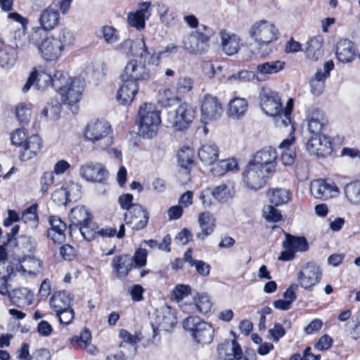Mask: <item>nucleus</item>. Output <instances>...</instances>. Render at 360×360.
Here are the masks:
<instances>
[{
    "label": "nucleus",
    "instance_id": "f257e3e1",
    "mask_svg": "<svg viewBox=\"0 0 360 360\" xmlns=\"http://www.w3.org/2000/svg\"><path fill=\"white\" fill-rule=\"evenodd\" d=\"M260 106L264 112L275 117L277 127H288L291 123V112L293 101L288 99L285 108L282 107L281 98L278 93L266 87H262L259 91Z\"/></svg>",
    "mask_w": 360,
    "mask_h": 360
},
{
    "label": "nucleus",
    "instance_id": "f03ea898",
    "mask_svg": "<svg viewBox=\"0 0 360 360\" xmlns=\"http://www.w3.org/2000/svg\"><path fill=\"white\" fill-rule=\"evenodd\" d=\"M83 134L85 140L91 143L94 150H105L113 142L111 126L104 120L89 122L83 130Z\"/></svg>",
    "mask_w": 360,
    "mask_h": 360
},
{
    "label": "nucleus",
    "instance_id": "7ed1b4c3",
    "mask_svg": "<svg viewBox=\"0 0 360 360\" xmlns=\"http://www.w3.org/2000/svg\"><path fill=\"white\" fill-rule=\"evenodd\" d=\"M137 122L139 133L145 138L151 139L156 135L161 122L160 111L155 105L146 103L139 108Z\"/></svg>",
    "mask_w": 360,
    "mask_h": 360
},
{
    "label": "nucleus",
    "instance_id": "20e7f679",
    "mask_svg": "<svg viewBox=\"0 0 360 360\" xmlns=\"http://www.w3.org/2000/svg\"><path fill=\"white\" fill-rule=\"evenodd\" d=\"M248 35L260 50L277 41L279 32L274 24L266 20H260L250 27Z\"/></svg>",
    "mask_w": 360,
    "mask_h": 360
},
{
    "label": "nucleus",
    "instance_id": "39448f33",
    "mask_svg": "<svg viewBox=\"0 0 360 360\" xmlns=\"http://www.w3.org/2000/svg\"><path fill=\"white\" fill-rule=\"evenodd\" d=\"M183 326L197 343L210 344L213 340V327L198 316H188L184 321Z\"/></svg>",
    "mask_w": 360,
    "mask_h": 360
},
{
    "label": "nucleus",
    "instance_id": "423d86ee",
    "mask_svg": "<svg viewBox=\"0 0 360 360\" xmlns=\"http://www.w3.org/2000/svg\"><path fill=\"white\" fill-rule=\"evenodd\" d=\"M195 116V109L190 104L182 103L174 111L168 112L166 119L167 127L175 130L184 131L191 125Z\"/></svg>",
    "mask_w": 360,
    "mask_h": 360
},
{
    "label": "nucleus",
    "instance_id": "0eeeda50",
    "mask_svg": "<svg viewBox=\"0 0 360 360\" xmlns=\"http://www.w3.org/2000/svg\"><path fill=\"white\" fill-rule=\"evenodd\" d=\"M273 175L251 161L247 164L243 174V181L250 190L258 191L263 188Z\"/></svg>",
    "mask_w": 360,
    "mask_h": 360
},
{
    "label": "nucleus",
    "instance_id": "6e6552de",
    "mask_svg": "<svg viewBox=\"0 0 360 360\" xmlns=\"http://www.w3.org/2000/svg\"><path fill=\"white\" fill-rule=\"evenodd\" d=\"M183 46L187 52L201 55L207 53L210 47L208 34H204L200 30L191 32L185 36L182 41Z\"/></svg>",
    "mask_w": 360,
    "mask_h": 360
},
{
    "label": "nucleus",
    "instance_id": "1a4fd4ad",
    "mask_svg": "<svg viewBox=\"0 0 360 360\" xmlns=\"http://www.w3.org/2000/svg\"><path fill=\"white\" fill-rule=\"evenodd\" d=\"M321 276L320 266L315 263L308 262L302 266L297 273V281L302 288L311 290L320 282Z\"/></svg>",
    "mask_w": 360,
    "mask_h": 360
},
{
    "label": "nucleus",
    "instance_id": "9d476101",
    "mask_svg": "<svg viewBox=\"0 0 360 360\" xmlns=\"http://www.w3.org/2000/svg\"><path fill=\"white\" fill-rule=\"evenodd\" d=\"M201 116L205 123L216 121L224 112L222 104L217 96L205 94L201 101Z\"/></svg>",
    "mask_w": 360,
    "mask_h": 360
},
{
    "label": "nucleus",
    "instance_id": "9b49d317",
    "mask_svg": "<svg viewBox=\"0 0 360 360\" xmlns=\"http://www.w3.org/2000/svg\"><path fill=\"white\" fill-rule=\"evenodd\" d=\"M176 321L175 310L167 305L162 307L158 312L155 322L151 323L153 340H156L158 331H169L174 327Z\"/></svg>",
    "mask_w": 360,
    "mask_h": 360
},
{
    "label": "nucleus",
    "instance_id": "f8f14e48",
    "mask_svg": "<svg viewBox=\"0 0 360 360\" xmlns=\"http://www.w3.org/2000/svg\"><path fill=\"white\" fill-rule=\"evenodd\" d=\"M277 159L276 150L271 146H266L257 151L250 160L274 175L277 167Z\"/></svg>",
    "mask_w": 360,
    "mask_h": 360
},
{
    "label": "nucleus",
    "instance_id": "ddd939ff",
    "mask_svg": "<svg viewBox=\"0 0 360 360\" xmlns=\"http://www.w3.org/2000/svg\"><path fill=\"white\" fill-rule=\"evenodd\" d=\"M284 251L281 252L278 259L281 261H290L295 257V252H304L308 249V243L303 237H295L290 234L286 235L283 242Z\"/></svg>",
    "mask_w": 360,
    "mask_h": 360
},
{
    "label": "nucleus",
    "instance_id": "4468645a",
    "mask_svg": "<svg viewBox=\"0 0 360 360\" xmlns=\"http://www.w3.org/2000/svg\"><path fill=\"white\" fill-rule=\"evenodd\" d=\"M151 3L150 1L139 3L136 11L129 12L127 14V23L139 31L143 30L146 27V21L151 15Z\"/></svg>",
    "mask_w": 360,
    "mask_h": 360
},
{
    "label": "nucleus",
    "instance_id": "2eb2a0df",
    "mask_svg": "<svg viewBox=\"0 0 360 360\" xmlns=\"http://www.w3.org/2000/svg\"><path fill=\"white\" fill-rule=\"evenodd\" d=\"M84 87V80L80 77H75L70 84L64 91L61 100L65 105H68L72 112L77 110L76 104L80 100Z\"/></svg>",
    "mask_w": 360,
    "mask_h": 360
},
{
    "label": "nucleus",
    "instance_id": "dca6fc26",
    "mask_svg": "<svg viewBox=\"0 0 360 360\" xmlns=\"http://www.w3.org/2000/svg\"><path fill=\"white\" fill-rule=\"evenodd\" d=\"M334 68V63L326 61L322 69H318L309 82L310 91L316 96H320L325 89L326 80L330 77V71Z\"/></svg>",
    "mask_w": 360,
    "mask_h": 360
},
{
    "label": "nucleus",
    "instance_id": "f3484780",
    "mask_svg": "<svg viewBox=\"0 0 360 360\" xmlns=\"http://www.w3.org/2000/svg\"><path fill=\"white\" fill-rule=\"evenodd\" d=\"M336 58L343 63L360 61V53L354 43L349 39H340L336 45Z\"/></svg>",
    "mask_w": 360,
    "mask_h": 360
},
{
    "label": "nucleus",
    "instance_id": "a211bd4d",
    "mask_svg": "<svg viewBox=\"0 0 360 360\" xmlns=\"http://www.w3.org/2000/svg\"><path fill=\"white\" fill-rule=\"evenodd\" d=\"M306 148L310 155L324 157L332 152V143L325 135L311 136L308 139Z\"/></svg>",
    "mask_w": 360,
    "mask_h": 360
},
{
    "label": "nucleus",
    "instance_id": "6ab92c4d",
    "mask_svg": "<svg viewBox=\"0 0 360 360\" xmlns=\"http://www.w3.org/2000/svg\"><path fill=\"white\" fill-rule=\"evenodd\" d=\"M150 75V71L145 64L137 60H131L125 66L122 79L137 83L138 81L147 80Z\"/></svg>",
    "mask_w": 360,
    "mask_h": 360
},
{
    "label": "nucleus",
    "instance_id": "aec40b11",
    "mask_svg": "<svg viewBox=\"0 0 360 360\" xmlns=\"http://www.w3.org/2000/svg\"><path fill=\"white\" fill-rule=\"evenodd\" d=\"M222 52L229 56L237 54L243 46L240 37L233 32L226 30H221L219 32Z\"/></svg>",
    "mask_w": 360,
    "mask_h": 360
},
{
    "label": "nucleus",
    "instance_id": "412c9836",
    "mask_svg": "<svg viewBox=\"0 0 360 360\" xmlns=\"http://www.w3.org/2000/svg\"><path fill=\"white\" fill-rule=\"evenodd\" d=\"M312 195L319 199L326 200L338 195V187L332 181L323 179L314 180L310 187Z\"/></svg>",
    "mask_w": 360,
    "mask_h": 360
},
{
    "label": "nucleus",
    "instance_id": "4be33fe9",
    "mask_svg": "<svg viewBox=\"0 0 360 360\" xmlns=\"http://www.w3.org/2000/svg\"><path fill=\"white\" fill-rule=\"evenodd\" d=\"M79 174L87 181L102 182L108 173L101 163L90 162L80 167Z\"/></svg>",
    "mask_w": 360,
    "mask_h": 360
},
{
    "label": "nucleus",
    "instance_id": "5701e85b",
    "mask_svg": "<svg viewBox=\"0 0 360 360\" xmlns=\"http://www.w3.org/2000/svg\"><path fill=\"white\" fill-rule=\"evenodd\" d=\"M37 48L40 56L49 61L56 60L63 53L59 44L52 35L44 38L38 44Z\"/></svg>",
    "mask_w": 360,
    "mask_h": 360
},
{
    "label": "nucleus",
    "instance_id": "b1692460",
    "mask_svg": "<svg viewBox=\"0 0 360 360\" xmlns=\"http://www.w3.org/2000/svg\"><path fill=\"white\" fill-rule=\"evenodd\" d=\"M12 273L18 272L22 275H36L41 271L42 262L38 258L30 256L15 262H11L10 266Z\"/></svg>",
    "mask_w": 360,
    "mask_h": 360
},
{
    "label": "nucleus",
    "instance_id": "393cba45",
    "mask_svg": "<svg viewBox=\"0 0 360 360\" xmlns=\"http://www.w3.org/2000/svg\"><path fill=\"white\" fill-rule=\"evenodd\" d=\"M148 219L149 213L139 205H134L124 217L126 223L133 224L132 229L136 231L144 229L148 223Z\"/></svg>",
    "mask_w": 360,
    "mask_h": 360
},
{
    "label": "nucleus",
    "instance_id": "a878e982",
    "mask_svg": "<svg viewBox=\"0 0 360 360\" xmlns=\"http://www.w3.org/2000/svg\"><path fill=\"white\" fill-rule=\"evenodd\" d=\"M36 248L37 242L34 238L27 236H20L12 253L13 262L33 256Z\"/></svg>",
    "mask_w": 360,
    "mask_h": 360
},
{
    "label": "nucleus",
    "instance_id": "bb28decb",
    "mask_svg": "<svg viewBox=\"0 0 360 360\" xmlns=\"http://www.w3.org/2000/svg\"><path fill=\"white\" fill-rule=\"evenodd\" d=\"M218 354L221 360H239L243 352L240 346L236 340H226L218 346Z\"/></svg>",
    "mask_w": 360,
    "mask_h": 360
},
{
    "label": "nucleus",
    "instance_id": "cd10ccee",
    "mask_svg": "<svg viewBox=\"0 0 360 360\" xmlns=\"http://www.w3.org/2000/svg\"><path fill=\"white\" fill-rule=\"evenodd\" d=\"M60 14L57 4H51L43 10L40 14L39 22L44 30H51L59 23Z\"/></svg>",
    "mask_w": 360,
    "mask_h": 360
},
{
    "label": "nucleus",
    "instance_id": "c85d7f7f",
    "mask_svg": "<svg viewBox=\"0 0 360 360\" xmlns=\"http://www.w3.org/2000/svg\"><path fill=\"white\" fill-rule=\"evenodd\" d=\"M51 227L47 231V236L55 243H62L65 240L66 224L58 216H50L49 219Z\"/></svg>",
    "mask_w": 360,
    "mask_h": 360
},
{
    "label": "nucleus",
    "instance_id": "c756f323",
    "mask_svg": "<svg viewBox=\"0 0 360 360\" xmlns=\"http://www.w3.org/2000/svg\"><path fill=\"white\" fill-rule=\"evenodd\" d=\"M198 221L200 231L196 233V237L204 240L214 231L216 219L210 212H204L199 214Z\"/></svg>",
    "mask_w": 360,
    "mask_h": 360
},
{
    "label": "nucleus",
    "instance_id": "7c9ffc66",
    "mask_svg": "<svg viewBox=\"0 0 360 360\" xmlns=\"http://www.w3.org/2000/svg\"><path fill=\"white\" fill-rule=\"evenodd\" d=\"M73 300L74 297L71 293L65 290H60L53 294L49 302L51 308L57 312L72 307Z\"/></svg>",
    "mask_w": 360,
    "mask_h": 360
},
{
    "label": "nucleus",
    "instance_id": "2f4dec72",
    "mask_svg": "<svg viewBox=\"0 0 360 360\" xmlns=\"http://www.w3.org/2000/svg\"><path fill=\"white\" fill-rule=\"evenodd\" d=\"M112 267L118 278H125L133 267V259L129 255L116 256L112 259Z\"/></svg>",
    "mask_w": 360,
    "mask_h": 360
},
{
    "label": "nucleus",
    "instance_id": "473e14b6",
    "mask_svg": "<svg viewBox=\"0 0 360 360\" xmlns=\"http://www.w3.org/2000/svg\"><path fill=\"white\" fill-rule=\"evenodd\" d=\"M123 84L117 91V98L122 105H127L132 102L134 96L138 92L139 86L134 81L122 80Z\"/></svg>",
    "mask_w": 360,
    "mask_h": 360
},
{
    "label": "nucleus",
    "instance_id": "72a5a7b5",
    "mask_svg": "<svg viewBox=\"0 0 360 360\" xmlns=\"http://www.w3.org/2000/svg\"><path fill=\"white\" fill-rule=\"evenodd\" d=\"M198 157L205 165H213L218 160L219 148L213 142L203 143L198 150Z\"/></svg>",
    "mask_w": 360,
    "mask_h": 360
},
{
    "label": "nucleus",
    "instance_id": "f704fd0d",
    "mask_svg": "<svg viewBox=\"0 0 360 360\" xmlns=\"http://www.w3.org/2000/svg\"><path fill=\"white\" fill-rule=\"evenodd\" d=\"M323 37L321 35L309 39L305 44V54L312 60H318L323 54Z\"/></svg>",
    "mask_w": 360,
    "mask_h": 360
},
{
    "label": "nucleus",
    "instance_id": "c9c22d12",
    "mask_svg": "<svg viewBox=\"0 0 360 360\" xmlns=\"http://www.w3.org/2000/svg\"><path fill=\"white\" fill-rule=\"evenodd\" d=\"M69 219L71 224L69 226L70 232L84 223H88L91 219V213L84 206H77L72 208L69 214Z\"/></svg>",
    "mask_w": 360,
    "mask_h": 360
},
{
    "label": "nucleus",
    "instance_id": "e433bc0d",
    "mask_svg": "<svg viewBox=\"0 0 360 360\" xmlns=\"http://www.w3.org/2000/svg\"><path fill=\"white\" fill-rule=\"evenodd\" d=\"M9 297L13 304L18 307H24L32 304L34 294L27 288H19L9 293Z\"/></svg>",
    "mask_w": 360,
    "mask_h": 360
},
{
    "label": "nucleus",
    "instance_id": "4c0bfd02",
    "mask_svg": "<svg viewBox=\"0 0 360 360\" xmlns=\"http://www.w3.org/2000/svg\"><path fill=\"white\" fill-rule=\"evenodd\" d=\"M17 359L20 360H51V354L47 349H40L30 354L29 345L22 343L17 351Z\"/></svg>",
    "mask_w": 360,
    "mask_h": 360
},
{
    "label": "nucleus",
    "instance_id": "58836bf2",
    "mask_svg": "<svg viewBox=\"0 0 360 360\" xmlns=\"http://www.w3.org/2000/svg\"><path fill=\"white\" fill-rule=\"evenodd\" d=\"M41 148V140L38 135H32L27 139L21 152L22 160H28L37 155Z\"/></svg>",
    "mask_w": 360,
    "mask_h": 360
},
{
    "label": "nucleus",
    "instance_id": "ea45409f",
    "mask_svg": "<svg viewBox=\"0 0 360 360\" xmlns=\"http://www.w3.org/2000/svg\"><path fill=\"white\" fill-rule=\"evenodd\" d=\"M211 192L212 197L221 202H227L235 195L234 186L231 181L222 183L215 186Z\"/></svg>",
    "mask_w": 360,
    "mask_h": 360
},
{
    "label": "nucleus",
    "instance_id": "a19ab883",
    "mask_svg": "<svg viewBox=\"0 0 360 360\" xmlns=\"http://www.w3.org/2000/svg\"><path fill=\"white\" fill-rule=\"evenodd\" d=\"M248 103L245 98L235 97L229 103L228 115L233 119L243 117L248 110Z\"/></svg>",
    "mask_w": 360,
    "mask_h": 360
},
{
    "label": "nucleus",
    "instance_id": "79ce46f5",
    "mask_svg": "<svg viewBox=\"0 0 360 360\" xmlns=\"http://www.w3.org/2000/svg\"><path fill=\"white\" fill-rule=\"evenodd\" d=\"M294 141V138L287 139L283 140L279 145L281 149H283L281 155V160L282 164L285 166H292L295 160L296 152L294 148L291 147Z\"/></svg>",
    "mask_w": 360,
    "mask_h": 360
},
{
    "label": "nucleus",
    "instance_id": "37998d69",
    "mask_svg": "<svg viewBox=\"0 0 360 360\" xmlns=\"http://www.w3.org/2000/svg\"><path fill=\"white\" fill-rule=\"evenodd\" d=\"M177 158L179 165L181 168L185 169V171L182 172L188 174L187 170L189 169L194 163V150L188 146H183L178 151Z\"/></svg>",
    "mask_w": 360,
    "mask_h": 360
},
{
    "label": "nucleus",
    "instance_id": "c03bdc74",
    "mask_svg": "<svg viewBox=\"0 0 360 360\" xmlns=\"http://www.w3.org/2000/svg\"><path fill=\"white\" fill-rule=\"evenodd\" d=\"M192 248H188L184 253V262L189 264L191 266H195L198 274L202 276H207L210 271V265L202 260L195 259L192 257Z\"/></svg>",
    "mask_w": 360,
    "mask_h": 360
},
{
    "label": "nucleus",
    "instance_id": "a18cd8bd",
    "mask_svg": "<svg viewBox=\"0 0 360 360\" xmlns=\"http://www.w3.org/2000/svg\"><path fill=\"white\" fill-rule=\"evenodd\" d=\"M73 80L69 75L63 71H56L52 79V87L60 95L64 94V91Z\"/></svg>",
    "mask_w": 360,
    "mask_h": 360
},
{
    "label": "nucleus",
    "instance_id": "49530a36",
    "mask_svg": "<svg viewBox=\"0 0 360 360\" xmlns=\"http://www.w3.org/2000/svg\"><path fill=\"white\" fill-rule=\"evenodd\" d=\"M91 334L89 329H83L79 335L72 338V342H75L80 348L84 349L90 354H94L96 348L91 344Z\"/></svg>",
    "mask_w": 360,
    "mask_h": 360
},
{
    "label": "nucleus",
    "instance_id": "de8ad7c7",
    "mask_svg": "<svg viewBox=\"0 0 360 360\" xmlns=\"http://www.w3.org/2000/svg\"><path fill=\"white\" fill-rule=\"evenodd\" d=\"M18 59L16 49L11 46H6L0 49V66L3 68L13 67Z\"/></svg>",
    "mask_w": 360,
    "mask_h": 360
},
{
    "label": "nucleus",
    "instance_id": "09e8293b",
    "mask_svg": "<svg viewBox=\"0 0 360 360\" xmlns=\"http://www.w3.org/2000/svg\"><path fill=\"white\" fill-rule=\"evenodd\" d=\"M285 63L282 60H271L260 63L257 66V72L262 75L276 74L285 68Z\"/></svg>",
    "mask_w": 360,
    "mask_h": 360
},
{
    "label": "nucleus",
    "instance_id": "8fccbe9b",
    "mask_svg": "<svg viewBox=\"0 0 360 360\" xmlns=\"http://www.w3.org/2000/svg\"><path fill=\"white\" fill-rule=\"evenodd\" d=\"M31 72H34L35 86L39 90H44L49 86L52 87L53 77L41 68H35Z\"/></svg>",
    "mask_w": 360,
    "mask_h": 360
},
{
    "label": "nucleus",
    "instance_id": "3c124183",
    "mask_svg": "<svg viewBox=\"0 0 360 360\" xmlns=\"http://www.w3.org/2000/svg\"><path fill=\"white\" fill-rule=\"evenodd\" d=\"M37 204H33L22 213L21 220L31 229H35L39 225Z\"/></svg>",
    "mask_w": 360,
    "mask_h": 360
},
{
    "label": "nucleus",
    "instance_id": "603ef678",
    "mask_svg": "<svg viewBox=\"0 0 360 360\" xmlns=\"http://www.w3.org/2000/svg\"><path fill=\"white\" fill-rule=\"evenodd\" d=\"M267 195L270 202L275 206L281 205L287 203L290 198V194L289 191L285 188H273L270 189Z\"/></svg>",
    "mask_w": 360,
    "mask_h": 360
},
{
    "label": "nucleus",
    "instance_id": "864d4df0",
    "mask_svg": "<svg viewBox=\"0 0 360 360\" xmlns=\"http://www.w3.org/2000/svg\"><path fill=\"white\" fill-rule=\"evenodd\" d=\"M55 40L58 41L63 51L66 48L72 46L75 44V37L72 32L66 29H60L55 35H53Z\"/></svg>",
    "mask_w": 360,
    "mask_h": 360
},
{
    "label": "nucleus",
    "instance_id": "5fc2aeb1",
    "mask_svg": "<svg viewBox=\"0 0 360 360\" xmlns=\"http://www.w3.org/2000/svg\"><path fill=\"white\" fill-rule=\"evenodd\" d=\"M291 328V321L285 320L283 324L275 323L273 328L268 331V338L274 342H278L286 333L285 328Z\"/></svg>",
    "mask_w": 360,
    "mask_h": 360
},
{
    "label": "nucleus",
    "instance_id": "6e6d98bb",
    "mask_svg": "<svg viewBox=\"0 0 360 360\" xmlns=\"http://www.w3.org/2000/svg\"><path fill=\"white\" fill-rule=\"evenodd\" d=\"M345 194L350 203L360 205V181L347 184L345 187Z\"/></svg>",
    "mask_w": 360,
    "mask_h": 360
},
{
    "label": "nucleus",
    "instance_id": "4d7b16f0",
    "mask_svg": "<svg viewBox=\"0 0 360 360\" xmlns=\"http://www.w3.org/2000/svg\"><path fill=\"white\" fill-rule=\"evenodd\" d=\"M325 125V120L320 112H314L308 121V130L311 136L323 135L321 131Z\"/></svg>",
    "mask_w": 360,
    "mask_h": 360
},
{
    "label": "nucleus",
    "instance_id": "13d9d810",
    "mask_svg": "<svg viewBox=\"0 0 360 360\" xmlns=\"http://www.w3.org/2000/svg\"><path fill=\"white\" fill-rule=\"evenodd\" d=\"M160 18L162 24L168 27H173L177 25L179 18L177 14L170 11L169 7L162 6L160 8Z\"/></svg>",
    "mask_w": 360,
    "mask_h": 360
},
{
    "label": "nucleus",
    "instance_id": "bf43d9fd",
    "mask_svg": "<svg viewBox=\"0 0 360 360\" xmlns=\"http://www.w3.org/2000/svg\"><path fill=\"white\" fill-rule=\"evenodd\" d=\"M158 100L162 106L170 107L178 101V96L172 89L164 88L159 91Z\"/></svg>",
    "mask_w": 360,
    "mask_h": 360
},
{
    "label": "nucleus",
    "instance_id": "052dcab7",
    "mask_svg": "<svg viewBox=\"0 0 360 360\" xmlns=\"http://www.w3.org/2000/svg\"><path fill=\"white\" fill-rule=\"evenodd\" d=\"M97 226L91 219L89 220L88 223H84L75 229V230H78L84 239L88 241L95 238L97 235Z\"/></svg>",
    "mask_w": 360,
    "mask_h": 360
},
{
    "label": "nucleus",
    "instance_id": "680f3d73",
    "mask_svg": "<svg viewBox=\"0 0 360 360\" xmlns=\"http://www.w3.org/2000/svg\"><path fill=\"white\" fill-rule=\"evenodd\" d=\"M212 303L210 297L206 294L198 295L195 298V304H191L192 309H195L198 311L206 314L212 309Z\"/></svg>",
    "mask_w": 360,
    "mask_h": 360
},
{
    "label": "nucleus",
    "instance_id": "e2e57ef3",
    "mask_svg": "<svg viewBox=\"0 0 360 360\" xmlns=\"http://www.w3.org/2000/svg\"><path fill=\"white\" fill-rule=\"evenodd\" d=\"M150 54V51L146 46L143 39H139L132 41L131 51H129V55L137 56L146 60V56Z\"/></svg>",
    "mask_w": 360,
    "mask_h": 360
},
{
    "label": "nucleus",
    "instance_id": "0e129e2a",
    "mask_svg": "<svg viewBox=\"0 0 360 360\" xmlns=\"http://www.w3.org/2000/svg\"><path fill=\"white\" fill-rule=\"evenodd\" d=\"M31 114L30 104L20 103L15 108L16 117L21 124L28 123L31 118Z\"/></svg>",
    "mask_w": 360,
    "mask_h": 360
},
{
    "label": "nucleus",
    "instance_id": "69168bd1",
    "mask_svg": "<svg viewBox=\"0 0 360 360\" xmlns=\"http://www.w3.org/2000/svg\"><path fill=\"white\" fill-rule=\"evenodd\" d=\"M61 106V102L59 100L52 101L42 110L41 115L44 117L50 116L51 119L55 120L60 112Z\"/></svg>",
    "mask_w": 360,
    "mask_h": 360
},
{
    "label": "nucleus",
    "instance_id": "338daca9",
    "mask_svg": "<svg viewBox=\"0 0 360 360\" xmlns=\"http://www.w3.org/2000/svg\"><path fill=\"white\" fill-rule=\"evenodd\" d=\"M102 37L107 44H114L117 42L119 39L118 31L111 26H104L101 28Z\"/></svg>",
    "mask_w": 360,
    "mask_h": 360
},
{
    "label": "nucleus",
    "instance_id": "774afa93",
    "mask_svg": "<svg viewBox=\"0 0 360 360\" xmlns=\"http://www.w3.org/2000/svg\"><path fill=\"white\" fill-rule=\"evenodd\" d=\"M263 215L266 221L271 222H278L282 219L279 210L272 205H266L264 207Z\"/></svg>",
    "mask_w": 360,
    "mask_h": 360
}]
</instances>
